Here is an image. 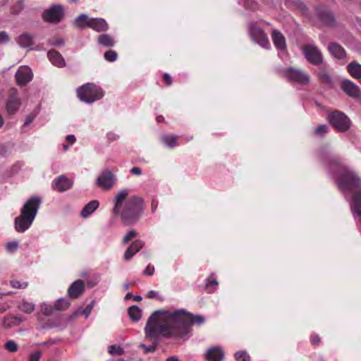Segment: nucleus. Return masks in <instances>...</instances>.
Masks as SVG:
<instances>
[{
	"instance_id": "nucleus-5",
	"label": "nucleus",
	"mask_w": 361,
	"mask_h": 361,
	"mask_svg": "<svg viewBox=\"0 0 361 361\" xmlns=\"http://www.w3.org/2000/svg\"><path fill=\"white\" fill-rule=\"evenodd\" d=\"M77 95L80 101L92 104L104 97L102 88L94 83H86L77 89Z\"/></svg>"
},
{
	"instance_id": "nucleus-8",
	"label": "nucleus",
	"mask_w": 361,
	"mask_h": 361,
	"mask_svg": "<svg viewBox=\"0 0 361 361\" xmlns=\"http://www.w3.org/2000/svg\"><path fill=\"white\" fill-rule=\"evenodd\" d=\"M329 123L338 132L348 131L351 126V121L348 116L340 111L330 112L327 115Z\"/></svg>"
},
{
	"instance_id": "nucleus-55",
	"label": "nucleus",
	"mask_w": 361,
	"mask_h": 361,
	"mask_svg": "<svg viewBox=\"0 0 361 361\" xmlns=\"http://www.w3.org/2000/svg\"><path fill=\"white\" fill-rule=\"evenodd\" d=\"M154 272V266H152L150 264H149L143 271L144 274H145L147 276H152Z\"/></svg>"
},
{
	"instance_id": "nucleus-18",
	"label": "nucleus",
	"mask_w": 361,
	"mask_h": 361,
	"mask_svg": "<svg viewBox=\"0 0 361 361\" xmlns=\"http://www.w3.org/2000/svg\"><path fill=\"white\" fill-rule=\"evenodd\" d=\"M85 288V282L81 279H78L69 286L67 290L68 297L72 300H75L83 293Z\"/></svg>"
},
{
	"instance_id": "nucleus-9",
	"label": "nucleus",
	"mask_w": 361,
	"mask_h": 361,
	"mask_svg": "<svg viewBox=\"0 0 361 361\" xmlns=\"http://www.w3.org/2000/svg\"><path fill=\"white\" fill-rule=\"evenodd\" d=\"M37 317L38 326L37 329L48 330L51 329H57L60 331L66 328L68 324L71 323L75 317Z\"/></svg>"
},
{
	"instance_id": "nucleus-29",
	"label": "nucleus",
	"mask_w": 361,
	"mask_h": 361,
	"mask_svg": "<svg viewBox=\"0 0 361 361\" xmlns=\"http://www.w3.org/2000/svg\"><path fill=\"white\" fill-rule=\"evenodd\" d=\"M99 202L97 200H93L88 202L80 212V216L83 219L90 217L99 207Z\"/></svg>"
},
{
	"instance_id": "nucleus-35",
	"label": "nucleus",
	"mask_w": 361,
	"mask_h": 361,
	"mask_svg": "<svg viewBox=\"0 0 361 361\" xmlns=\"http://www.w3.org/2000/svg\"><path fill=\"white\" fill-rule=\"evenodd\" d=\"M161 140L169 148H173L177 145V136L173 135H163Z\"/></svg>"
},
{
	"instance_id": "nucleus-16",
	"label": "nucleus",
	"mask_w": 361,
	"mask_h": 361,
	"mask_svg": "<svg viewBox=\"0 0 361 361\" xmlns=\"http://www.w3.org/2000/svg\"><path fill=\"white\" fill-rule=\"evenodd\" d=\"M15 78L17 85L23 87L25 86L33 78V74L30 67L21 66L16 73Z\"/></svg>"
},
{
	"instance_id": "nucleus-50",
	"label": "nucleus",
	"mask_w": 361,
	"mask_h": 361,
	"mask_svg": "<svg viewBox=\"0 0 361 361\" xmlns=\"http://www.w3.org/2000/svg\"><path fill=\"white\" fill-rule=\"evenodd\" d=\"M137 233L135 230H131L128 231L126 235L123 238V243L126 244L133 238L136 237Z\"/></svg>"
},
{
	"instance_id": "nucleus-56",
	"label": "nucleus",
	"mask_w": 361,
	"mask_h": 361,
	"mask_svg": "<svg viewBox=\"0 0 361 361\" xmlns=\"http://www.w3.org/2000/svg\"><path fill=\"white\" fill-rule=\"evenodd\" d=\"M310 341L312 344L314 345H318L321 342L319 336L316 334H313L311 336Z\"/></svg>"
},
{
	"instance_id": "nucleus-22",
	"label": "nucleus",
	"mask_w": 361,
	"mask_h": 361,
	"mask_svg": "<svg viewBox=\"0 0 361 361\" xmlns=\"http://www.w3.org/2000/svg\"><path fill=\"white\" fill-rule=\"evenodd\" d=\"M317 16L325 26L333 27L336 25L334 16L328 10L317 8Z\"/></svg>"
},
{
	"instance_id": "nucleus-6",
	"label": "nucleus",
	"mask_w": 361,
	"mask_h": 361,
	"mask_svg": "<svg viewBox=\"0 0 361 361\" xmlns=\"http://www.w3.org/2000/svg\"><path fill=\"white\" fill-rule=\"evenodd\" d=\"M74 25L79 28H84L86 25L97 32H106L109 30V25L104 18H89L87 15L85 13L75 18Z\"/></svg>"
},
{
	"instance_id": "nucleus-33",
	"label": "nucleus",
	"mask_w": 361,
	"mask_h": 361,
	"mask_svg": "<svg viewBox=\"0 0 361 361\" xmlns=\"http://www.w3.org/2000/svg\"><path fill=\"white\" fill-rule=\"evenodd\" d=\"M348 71L354 78H361V65L357 62H352L348 66Z\"/></svg>"
},
{
	"instance_id": "nucleus-1",
	"label": "nucleus",
	"mask_w": 361,
	"mask_h": 361,
	"mask_svg": "<svg viewBox=\"0 0 361 361\" xmlns=\"http://www.w3.org/2000/svg\"><path fill=\"white\" fill-rule=\"evenodd\" d=\"M318 156L329 172L337 175V185L349 201L355 221L361 224V179L353 169L343 164L338 156L327 149H321Z\"/></svg>"
},
{
	"instance_id": "nucleus-3",
	"label": "nucleus",
	"mask_w": 361,
	"mask_h": 361,
	"mask_svg": "<svg viewBox=\"0 0 361 361\" xmlns=\"http://www.w3.org/2000/svg\"><path fill=\"white\" fill-rule=\"evenodd\" d=\"M182 317H148L145 333L150 339L180 338L178 321Z\"/></svg>"
},
{
	"instance_id": "nucleus-39",
	"label": "nucleus",
	"mask_w": 361,
	"mask_h": 361,
	"mask_svg": "<svg viewBox=\"0 0 361 361\" xmlns=\"http://www.w3.org/2000/svg\"><path fill=\"white\" fill-rule=\"evenodd\" d=\"M234 358L236 361H250V355L245 350H238L234 353Z\"/></svg>"
},
{
	"instance_id": "nucleus-59",
	"label": "nucleus",
	"mask_w": 361,
	"mask_h": 361,
	"mask_svg": "<svg viewBox=\"0 0 361 361\" xmlns=\"http://www.w3.org/2000/svg\"><path fill=\"white\" fill-rule=\"evenodd\" d=\"M130 173L133 175L140 176L142 174V169L140 167L134 166L130 170Z\"/></svg>"
},
{
	"instance_id": "nucleus-49",
	"label": "nucleus",
	"mask_w": 361,
	"mask_h": 361,
	"mask_svg": "<svg viewBox=\"0 0 361 361\" xmlns=\"http://www.w3.org/2000/svg\"><path fill=\"white\" fill-rule=\"evenodd\" d=\"M140 347L144 349L145 353H146V354L153 353L157 348V343H154V344L148 345H147L144 343H141Z\"/></svg>"
},
{
	"instance_id": "nucleus-10",
	"label": "nucleus",
	"mask_w": 361,
	"mask_h": 361,
	"mask_svg": "<svg viewBox=\"0 0 361 361\" xmlns=\"http://www.w3.org/2000/svg\"><path fill=\"white\" fill-rule=\"evenodd\" d=\"M302 52L310 63L314 66H319L323 63L322 54L315 44L310 43L303 45Z\"/></svg>"
},
{
	"instance_id": "nucleus-25",
	"label": "nucleus",
	"mask_w": 361,
	"mask_h": 361,
	"mask_svg": "<svg viewBox=\"0 0 361 361\" xmlns=\"http://www.w3.org/2000/svg\"><path fill=\"white\" fill-rule=\"evenodd\" d=\"M47 57L51 64L58 68H63L66 66L63 56L56 50L51 49L47 52Z\"/></svg>"
},
{
	"instance_id": "nucleus-45",
	"label": "nucleus",
	"mask_w": 361,
	"mask_h": 361,
	"mask_svg": "<svg viewBox=\"0 0 361 361\" xmlns=\"http://www.w3.org/2000/svg\"><path fill=\"white\" fill-rule=\"evenodd\" d=\"M10 286L16 289H25L28 286V283L27 281L13 280L10 281Z\"/></svg>"
},
{
	"instance_id": "nucleus-42",
	"label": "nucleus",
	"mask_w": 361,
	"mask_h": 361,
	"mask_svg": "<svg viewBox=\"0 0 361 361\" xmlns=\"http://www.w3.org/2000/svg\"><path fill=\"white\" fill-rule=\"evenodd\" d=\"M4 348L8 352L15 353L18 350V345L13 340H8L4 344Z\"/></svg>"
},
{
	"instance_id": "nucleus-21",
	"label": "nucleus",
	"mask_w": 361,
	"mask_h": 361,
	"mask_svg": "<svg viewBox=\"0 0 361 361\" xmlns=\"http://www.w3.org/2000/svg\"><path fill=\"white\" fill-rule=\"evenodd\" d=\"M34 37V35L31 33L23 32L18 36L16 42L20 48L28 50H37V48L32 46Z\"/></svg>"
},
{
	"instance_id": "nucleus-12",
	"label": "nucleus",
	"mask_w": 361,
	"mask_h": 361,
	"mask_svg": "<svg viewBox=\"0 0 361 361\" xmlns=\"http://www.w3.org/2000/svg\"><path fill=\"white\" fill-rule=\"evenodd\" d=\"M116 178L114 173L106 169L103 170L95 180L97 187L102 190H109L113 188Z\"/></svg>"
},
{
	"instance_id": "nucleus-11",
	"label": "nucleus",
	"mask_w": 361,
	"mask_h": 361,
	"mask_svg": "<svg viewBox=\"0 0 361 361\" xmlns=\"http://www.w3.org/2000/svg\"><path fill=\"white\" fill-rule=\"evenodd\" d=\"M247 28L249 35L253 42L265 49H269V38L262 29L257 27L253 22L248 23Z\"/></svg>"
},
{
	"instance_id": "nucleus-52",
	"label": "nucleus",
	"mask_w": 361,
	"mask_h": 361,
	"mask_svg": "<svg viewBox=\"0 0 361 361\" xmlns=\"http://www.w3.org/2000/svg\"><path fill=\"white\" fill-rule=\"evenodd\" d=\"M10 41L8 34L5 31L0 32V44H7Z\"/></svg>"
},
{
	"instance_id": "nucleus-47",
	"label": "nucleus",
	"mask_w": 361,
	"mask_h": 361,
	"mask_svg": "<svg viewBox=\"0 0 361 361\" xmlns=\"http://www.w3.org/2000/svg\"><path fill=\"white\" fill-rule=\"evenodd\" d=\"M142 310L137 305H132L128 308V316H141Z\"/></svg>"
},
{
	"instance_id": "nucleus-64",
	"label": "nucleus",
	"mask_w": 361,
	"mask_h": 361,
	"mask_svg": "<svg viewBox=\"0 0 361 361\" xmlns=\"http://www.w3.org/2000/svg\"><path fill=\"white\" fill-rule=\"evenodd\" d=\"M166 361H180L178 357L176 356H171L168 357Z\"/></svg>"
},
{
	"instance_id": "nucleus-57",
	"label": "nucleus",
	"mask_w": 361,
	"mask_h": 361,
	"mask_svg": "<svg viewBox=\"0 0 361 361\" xmlns=\"http://www.w3.org/2000/svg\"><path fill=\"white\" fill-rule=\"evenodd\" d=\"M147 297L148 298H156L158 300H161V298L159 296L158 292H157L155 290H150V291H149L147 295Z\"/></svg>"
},
{
	"instance_id": "nucleus-60",
	"label": "nucleus",
	"mask_w": 361,
	"mask_h": 361,
	"mask_svg": "<svg viewBox=\"0 0 361 361\" xmlns=\"http://www.w3.org/2000/svg\"><path fill=\"white\" fill-rule=\"evenodd\" d=\"M164 79L165 83L167 85H171L172 79H171V77L170 76V75L169 73H166L164 74Z\"/></svg>"
},
{
	"instance_id": "nucleus-61",
	"label": "nucleus",
	"mask_w": 361,
	"mask_h": 361,
	"mask_svg": "<svg viewBox=\"0 0 361 361\" xmlns=\"http://www.w3.org/2000/svg\"><path fill=\"white\" fill-rule=\"evenodd\" d=\"M159 202L157 199L153 198L152 200V212L154 213L157 209Z\"/></svg>"
},
{
	"instance_id": "nucleus-28",
	"label": "nucleus",
	"mask_w": 361,
	"mask_h": 361,
	"mask_svg": "<svg viewBox=\"0 0 361 361\" xmlns=\"http://www.w3.org/2000/svg\"><path fill=\"white\" fill-rule=\"evenodd\" d=\"M144 246V243L141 240H135L133 243L126 249L124 253V259L126 261L130 260L133 257L139 252Z\"/></svg>"
},
{
	"instance_id": "nucleus-54",
	"label": "nucleus",
	"mask_w": 361,
	"mask_h": 361,
	"mask_svg": "<svg viewBox=\"0 0 361 361\" xmlns=\"http://www.w3.org/2000/svg\"><path fill=\"white\" fill-rule=\"evenodd\" d=\"M36 115L35 114H29L26 118H25V121L24 122V124L23 126H29L30 123H32V121H34Z\"/></svg>"
},
{
	"instance_id": "nucleus-48",
	"label": "nucleus",
	"mask_w": 361,
	"mask_h": 361,
	"mask_svg": "<svg viewBox=\"0 0 361 361\" xmlns=\"http://www.w3.org/2000/svg\"><path fill=\"white\" fill-rule=\"evenodd\" d=\"M94 305V301L92 300L85 308L80 309L79 312L83 316H89L92 310Z\"/></svg>"
},
{
	"instance_id": "nucleus-37",
	"label": "nucleus",
	"mask_w": 361,
	"mask_h": 361,
	"mask_svg": "<svg viewBox=\"0 0 361 361\" xmlns=\"http://www.w3.org/2000/svg\"><path fill=\"white\" fill-rule=\"evenodd\" d=\"M54 305L56 312H62L66 310L69 307L70 302L66 298H61L57 299Z\"/></svg>"
},
{
	"instance_id": "nucleus-32",
	"label": "nucleus",
	"mask_w": 361,
	"mask_h": 361,
	"mask_svg": "<svg viewBox=\"0 0 361 361\" xmlns=\"http://www.w3.org/2000/svg\"><path fill=\"white\" fill-rule=\"evenodd\" d=\"M18 308L22 312L30 314L35 310V305L33 302H28L23 299L19 302Z\"/></svg>"
},
{
	"instance_id": "nucleus-31",
	"label": "nucleus",
	"mask_w": 361,
	"mask_h": 361,
	"mask_svg": "<svg viewBox=\"0 0 361 361\" xmlns=\"http://www.w3.org/2000/svg\"><path fill=\"white\" fill-rule=\"evenodd\" d=\"M316 75H317L318 79L322 82L324 83L325 85H326L329 87L333 86L332 78L327 71H326L323 68H319L318 71H317Z\"/></svg>"
},
{
	"instance_id": "nucleus-13",
	"label": "nucleus",
	"mask_w": 361,
	"mask_h": 361,
	"mask_svg": "<svg viewBox=\"0 0 361 361\" xmlns=\"http://www.w3.org/2000/svg\"><path fill=\"white\" fill-rule=\"evenodd\" d=\"M64 16V9L61 5L56 4L45 10L42 13V19L48 23L57 24Z\"/></svg>"
},
{
	"instance_id": "nucleus-36",
	"label": "nucleus",
	"mask_w": 361,
	"mask_h": 361,
	"mask_svg": "<svg viewBox=\"0 0 361 361\" xmlns=\"http://www.w3.org/2000/svg\"><path fill=\"white\" fill-rule=\"evenodd\" d=\"M238 4L242 5L247 11H255L259 9L258 4L253 0H238Z\"/></svg>"
},
{
	"instance_id": "nucleus-38",
	"label": "nucleus",
	"mask_w": 361,
	"mask_h": 361,
	"mask_svg": "<svg viewBox=\"0 0 361 361\" xmlns=\"http://www.w3.org/2000/svg\"><path fill=\"white\" fill-rule=\"evenodd\" d=\"M39 312L44 316H50L56 312L54 305H52L46 302H43L39 305Z\"/></svg>"
},
{
	"instance_id": "nucleus-63",
	"label": "nucleus",
	"mask_w": 361,
	"mask_h": 361,
	"mask_svg": "<svg viewBox=\"0 0 361 361\" xmlns=\"http://www.w3.org/2000/svg\"><path fill=\"white\" fill-rule=\"evenodd\" d=\"M8 306L5 304H0V313H4L6 309H7Z\"/></svg>"
},
{
	"instance_id": "nucleus-62",
	"label": "nucleus",
	"mask_w": 361,
	"mask_h": 361,
	"mask_svg": "<svg viewBox=\"0 0 361 361\" xmlns=\"http://www.w3.org/2000/svg\"><path fill=\"white\" fill-rule=\"evenodd\" d=\"M66 140L68 141L69 145H72L73 143L75 142L76 139L73 135H68L66 136Z\"/></svg>"
},
{
	"instance_id": "nucleus-23",
	"label": "nucleus",
	"mask_w": 361,
	"mask_h": 361,
	"mask_svg": "<svg viewBox=\"0 0 361 361\" xmlns=\"http://www.w3.org/2000/svg\"><path fill=\"white\" fill-rule=\"evenodd\" d=\"M72 186V180L66 178L64 175H61L54 179L52 183L53 188L59 192L66 191L71 188Z\"/></svg>"
},
{
	"instance_id": "nucleus-34",
	"label": "nucleus",
	"mask_w": 361,
	"mask_h": 361,
	"mask_svg": "<svg viewBox=\"0 0 361 361\" xmlns=\"http://www.w3.org/2000/svg\"><path fill=\"white\" fill-rule=\"evenodd\" d=\"M214 276V273L211 274L209 278L206 279L204 281L205 288L207 289V291L209 293H214L216 290V288L219 284L216 279H211V278H212Z\"/></svg>"
},
{
	"instance_id": "nucleus-51",
	"label": "nucleus",
	"mask_w": 361,
	"mask_h": 361,
	"mask_svg": "<svg viewBox=\"0 0 361 361\" xmlns=\"http://www.w3.org/2000/svg\"><path fill=\"white\" fill-rule=\"evenodd\" d=\"M18 247V241H10L6 244V249L8 252H14Z\"/></svg>"
},
{
	"instance_id": "nucleus-4",
	"label": "nucleus",
	"mask_w": 361,
	"mask_h": 361,
	"mask_svg": "<svg viewBox=\"0 0 361 361\" xmlns=\"http://www.w3.org/2000/svg\"><path fill=\"white\" fill-rule=\"evenodd\" d=\"M42 204V198L32 196L23 205L20 215L14 219V228L18 233H24L32 226Z\"/></svg>"
},
{
	"instance_id": "nucleus-14",
	"label": "nucleus",
	"mask_w": 361,
	"mask_h": 361,
	"mask_svg": "<svg viewBox=\"0 0 361 361\" xmlns=\"http://www.w3.org/2000/svg\"><path fill=\"white\" fill-rule=\"evenodd\" d=\"M286 78L295 83L307 84L310 81L309 75L300 69L295 68H288L284 71Z\"/></svg>"
},
{
	"instance_id": "nucleus-19",
	"label": "nucleus",
	"mask_w": 361,
	"mask_h": 361,
	"mask_svg": "<svg viewBox=\"0 0 361 361\" xmlns=\"http://www.w3.org/2000/svg\"><path fill=\"white\" fill-rule=\"evenodd\" d=\"M341 90L349 97L357 99L361 97L359 87L349 80H344L341 82Z\"/></svg>"
},
{
	"instance_id": "nucleus-40",
	"label": "nucleus",
	"mask_w": 361,
	"mask_h": 361,
	"mask_svg": "<svg viewBox=\"0 0 361 361\" xmlns=\"http://www.w3.org/2000/svg\"><path fill=\"white\" fill-rule=\"evenodd\" d=\"M329 128L326 124L319 125L314 129V134L318 137H323L329 133Z\"/></svg>"
},
{
	"instance_id": "nucleus-26",
	"label": "nucleus",
	"mask_w": 361,
	"mask_h": 361,
	"mask_svg": "<svg viewBox=\"0 0 361 361\" xmlns=\"http://www.w3.org/2000/svg\"><path fill=\"white\" fill-rule=\"evenodd\" d=\"M26 317H0V329H11L19 326Z\"/></svg>"
},
{
	"instance_id": "nucleus-17",
	"label": "nucleus",
	"mask_w": 361,
	"mask_h": 361,
	"mask_svg": "<svg viewBox=\"0 0 361 361\" xmlns=\"http://www.w3.org/2000/svg\"><path fill=\"white\" fill-rule=\"evenodd\" d=\"M272 39L276 48L281 51L279 56L284 59L286 56V41L284 36L278 30H272Z\"/></svg>"
},
{
	"instance_id": "nucleus-46",
	"label": "nucleus",
	"mask_w": 361,
	"mask_h": 361,
	"mask_svg": "<svg viewBox=\"0 0 361 361\" xmlns=\"http://www.w3.org/2000/svg\"><path fill=\"white\" fill-rule=\"evenodd\" d=\"M48 44L54 47H63L65 44V42L61 37L51 38L48 40Z\"/></svg>"
},
{
	"instance_id": "nucleus-53",
	"label": "nucleus",
	"mask_w": 361,
	"mask_h": 361,
	"mask_svg": "<svg viewBox=\"0 0 361 361\" xmlns=\"http://www.w3.org/2000/svg\"><path fill=\"white\" fill-rule=\"evenodd\" d=\"M42 357V353L40 351L37 350L32 353L28 357V361H39L40 357Z\"/></svg>"
},
{
	"instance_id": "nucleus-7",
	"label": "nucleus",
	"mask_w": 361,
	"mask_h": 361,
	"mask_svg": "<svg viewBox=\"0 0 361 361\" xmlns=\"http://www.w3.org/2000/svg\"><path fill=\"white\" fill-rule=\"evenodd\" d=\"M178 321V332L180 338L189 339L192 336L190 326H201L206 322V317H182Z\"/></svg>"
},
{
	"instance_id": "nucleus-2",
	"label": "nucleus",
	"mask_w": 361,
	"mask_h": 361,
	"mask_svg": "<svg viewBox=\"0 0 361 361\" xmlns=\"http://www.w3.org/2000/svg\"><path fill=\"white\" fill-rule=\"evenodd\" d=\"M127 188L119 190L113 200V213L120 216L126 226L135 224L144 211V200L139 195L129 196Z\"/></svg>"
},
{
	"instance_id": "nucleus-20",
	"label": "nucleus",
	"mask_w": 361,
	"mask_h": 361,
	"mask_svg": "<svg viewBox=\"0 0 361 361\" xmlns=\"http://www.w3.org/2000/svg\"><path fill=\"white\" fill-rule=\"evenodd\" d=\"M204 355L207 361H222L225 356L223 348L219 345L209 347Z\"/></svg>"
},
{
	"instance_id": "nucleus-15",
	"label": "nucleus",
	"mask_w": 361,
	"mask_h": 361,
	"mask_svg": "<svg viewBox=\"0 0 361 361\" xmlns=\"http://www.w3.org/2000/svg\"><path fill=\"white\" fill-rule=\"evenodd\" d=\"M21 104L18 92L16 89H11L6 103V110L8 114H15Z\"/></svg>"
},
{
	"instance_id": "nucleus-41",
	"label": "nucleus",
	"mask_w": 361,
	"mask_h": 361,
	"mask_svg": "<svg viewBox=\"0 0 361 361\" xmlns=\"http://www.w3.org/2000/svg\"><path fill=\"white\" fill-rule=\"evenodd\" d=\"M108 353L110 355H123L125 353L124 349L120 346L116 345H110L108 346Z\"/></svg>"
},
{
	"instance_id": "nucleus-24",
	"label": "nucleus",
	"mask_w": 361,
	"mask_h": 361,
	"mask_svg": "<svg viewBox=\"0 0 361 361\" xmlns=\"http://www.w3.org/2000/svg\"><path fill=\"white\" fill-rule=\"evenodd\" d=\"M150 316H199L188 312L185 309L181 308L174 311H169L164 309L157 310L153 312Z\"/></svg>"
},
{
	"instance_id": "nucleus-43",
	"label": "nucleus",
	"mask_w": 361,
	"mask_h": 361,
	"mask_svg": "<svg viewBox=\"0 0 361 361\" xmlns=\"http://www.w3.org/2000/svg\"><path fill=\"white\" fill-rule=\"evenodd\" d=\"M104 59L109 62H114L118 59V54L114 50H108L104 54Z\"/></svg>"
},
{
	"instance_id": "nucleus-27",
	"label": "nucleus",
	"mask_w": 361,
	"mask_h": 361,
	"mask_svg": "<svg viewBox=\"0 0 361 361\" xmlns=\"http://www.w3.org/2000/svg\"><path fill=\"white\" fill-rule=\"evenodd\" d=\"M328 51L330 54L337 60H342L346 57V52L344 48L338 43H329L328 46Z\"/></svg>"
},
{
	"instance_id": "nucleus-30",
	"label": "nucleus",
	"mask_w": 361,
	"mask_h": 361,
	"mask_svg": "<svg viewBox=\"0 0 361 361\" xmlns=\"http://www.w3.org/2000/svg\"><path fill=\"white\" fill-rule=\"evenodd\" d=\"M97 40L99 46L104 47H112L116 44L114 38L109 34L99 35Z\"/></svg>"
},
{
	"instance_id": "nucleus-58",
	"label": "nucleus",
	"mask_w": 361,
	"mask_h": 361,
	"mask_svg": "<svg viewBox=\"0 0 361 361\" xmlns=\"http://www.w3.org/2000/svg\"><path fill=\"white\" fill-rule=\"evenodd\" d=\"M118 135L113 132H109L106 134V137L110 141H115L118 139Z\"/></svg>"
},
{
	"instance_id": "nucleus-44",
	"label": "nucleus",
	"mask_w": 361,
	"mask_h": 361,
	"mask_svg": "<svg viewBox=\"0 0 361 361\" xmlns=\"http://www.w3.org/2000/svg\"><path fill=\"white\" fill-rule=\"evenodd\" d=\"M24 8V2L23 0L18 1L11 8L12 14L17 15L21 12Z\"/></svg>"
}]
</instances>
